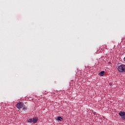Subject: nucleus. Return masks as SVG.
<instances>
[{
    "instance_id": "obj_1",
    "label": "nucleus",
    "mask_w": 125,
    "mask_h": 125,
    "mask_svg": "<svg viewBox=\"0 0 125 125\" xmlns=\"http://www.w3.org/2000/svg\"><path fill=\"white\" fill-rule=\"evenodd\" d=\"M16 107L18 109H22L23 111H26L27 107L24 105V103L19 102L16 104Z\"/></svg>"
},
{
    "instance_id": "obj_2",
    "label": "nucleus",
    "mask_w": 125,
    "mask_h": 125,
    "mask_svg": "<svg viewBox=\"0 0 125 125\" xmlns=\"http://www.w3.org/2000/svg\"><path fill=\"white\" fill-rule=\"evenodd\" d=\"M38 121H39V118L34 117L33 118V119H29L27 121V123H29L30 124H32V123H33V124H37V123H38Z\"/></svg>"
},
{
    "instance_id": "obj_3",
    "label": "nucleus",
    "mask_w": 125,
    "mask_h": 125,
    "mask_svg": "<svg viewBox=\"0 0 125 125\" xmlns=\"http://www.w3.org/2000/svg\"><path fill=\"white\" fill-rule=\"evenodd\" d=\"M118 71L119 72H125V65L122 64L118 67Z\"/></svg>"
},
{
    "instance_id": "obj_4",
    "label": "nucleus",
    "mask_w": 125,
    "mask_h": 125,
    "mask_svg": "<svg viewBox=\"0 0 125 125\" xmlns=\"http://www.w3.org/2000/svg\"><path fill=\"white\" fill-rule=\"evenodd\" d=\"M119 116H120V117H121V118H122V120H123V121H125V111H121L119 113Z\"/></svg>"
},
{
    "instance_id": "obj_5",
    "label": "nucleus",
    "mask_w": 125,
    "mask_h": 125,
    "mask_svg": "<svg viewBox=\"0 0 125 125\" xmlns=\"http://www.w3.org/2000/svg\"><path fill=\"white\" fill-rule=\"evenodd\" d=\"M56 121H60V122H62L63 121V118L61 116H58L56 118Z\"/></svg>"
},
{
    "instance_id": "obj_6",
    "label": "nucleus",
    "mask_w": 125,
    "mask_h": 125,
    "mask_svg": "<svg viewBox=\"0 0 125 125\" xmlns=\"http://www.w3.org/2000/svg\"><path fill=\"white\" fill-rule=\"evenodd\" d=\"M104 74H105V71H101L99 73V76H100L101 77H103V75H104Z\"/></svg>"
},
{
    "instance_id": "obj_7",
    "label": "nucleus",
    "mask_w": 125,
    "mask_h": 125,
    "mask_svg": "<svg viewBox=\"0 0 125 125\" xmlns=\"http://www.w3.org/2000/svg\"><path fill=\"white\" fill-rule=\"evenodd\" d=\"M124 61H125V58H124Z\"/></svg>"
}]
</instances>
